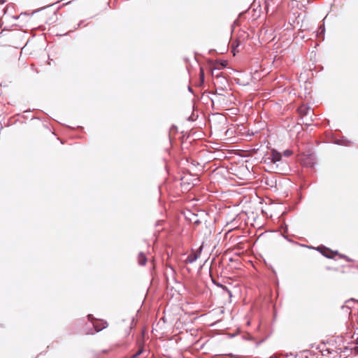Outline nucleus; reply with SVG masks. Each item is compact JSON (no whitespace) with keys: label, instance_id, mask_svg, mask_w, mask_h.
Segmentation results:
<instances>
[{"label":"nucleus","instance_id":"5","mask_svg":"<svg viewBox=\"0 0 358 358\" xmlns=\"http://www.w3.org/2000/svg\"><path fill=\"white\" fill-rule=\"evenodd\" d=\"M317 250L320 251L324 256H325L327 258L333 257L332 255H331V253H332V252L325 247H318Z\"/></svg>","mask_w":358,"mask_h":358},{"label":"nucleus","instance_id":"16","mask_svg":"<svg viewBox=\"0 0 358 358\" xmlns=\"http://www.w3.org/2000/svg\"><path fill=\"white\" fill-rule=\"evenodd\" d=\"M6 0H0V4L3 3Z\"/></svg>","mask_w":358,"mask_h":358},{"label":"nucleus","instance_id":"2","mask_svg":"<svg viewBox=\"0 0 358 358\" xmlns=\"http://www.w3.org/2000/svg\"><path fill=\"white\" fill-rule=\"evenodd\" d=\"M298 111L303 118L307 116H310V121H313L312 116L313 115V111L310 107L301 106L298 108Z\"/></svg>","mask_w":358,"mask_h":358},{"label":"nucleus","instance_id":"10","mask_svg":"<svg viewBox=\"0 0 358 358\" xmlns=\"http://www.w3.org/2000/svg\"><path fill=\"white\" fill-rule=\"evenodd\" d=\"M217 286L222 287L224 291H226L229 294V296H231V291L227 288V287L224 286V285H222L221 284H217Z\"/></svg>","mask_w":358,"mask_h":358},{"label":"nucleus","instance_id":"11","mask_svg":"<svg viewBox=\"0 0 358 358\" xmlns=\"http://www.w3.org/2000/svg\"><path fill=\"white\" fill-rule=\"evenodd\" d=\"M292 154V151L290 150H286L283 152V155L285 157H289Z\"/></svg>","mask_w":358,"mask_h":358},{"label":"nucleus","instance_id":"4","mask_svg":"<svg viewBox=\"0 0 358 358\" xmlns=\"http://www.w3.org/2000/svg\"><path fill=\"white\" fill-rule=\"evenodd\" d=\"M270 155L271 159V160H273V164H276L277 162H280L282 159L281 153L274 149L271 151Z\"/></svg>","mask_w":358,"mask_h":358},{"label":"nucleus","instance_id":"19","mask_svg":"<svg viewBox=\"0 0 358 358\" xmlns=\"http://www.w3.org/2000/svg\"><path fill=\"white\" fill-rule=\"evenodd\" d=\"M87 334H94V332H88Z\"/></svg>","mask_w":358,"mask_h":358},{"label":"nucleus","instance_id":"1","mask_svg":"<svg viewBox=\"0 0 358 358\" xmlns=\"http://www.w3.org/2000/svg\"><path fill=\"white\" fill-rule=\"evenodd\" d=\"M203 247L200 246L199 248L196 250H192L191 254L188 255L187 259H185L186 264H192L195 262L200 257Z\"/></svg>","mask_w":358,"mask_h":358},{"label":"nucleus","instance_id":"8","mask_svg":"<svg viewBox=\"0 0 358 358\" xmlns=\"http://www.w3.org/2000/svg\"><path fill=\"white\" fill-rule=\"evenodd\" d=\"M264 163H266L268 164H273V160L271 159V155L268 154L264 157Z\"/></svg>","mask_w":358,"mask_h":358},{"label":"nucleus","instance_id":"3","mask_svg":"<svg viewBox=\"0 0 358 358\" xmlns=\"http://www.w3.org/2000/svg\"><path fill=\"white\" fill-rule=\"evenodd\" d=\"M108 327V323L104 321H96L93 323L94 331L99 332Z\"/></svg>","mask_w":358,"mask_h":358},{"label":"nucleus","instance_id":"13","mask_svg":"<svg viewBox=\"0 0 358 358\" xmlns=\"http://www.w3.org/2000/svg\"><path fill=\"white\" fill-rule=\"evenodd\" d=\"M320 34H323L324 33V27L321 26L320 27Z\"/></svg>","mask_w":358,"mask_h":358},{"label":"nucleus","instance_id":"15","mask_svg":"<svg viewBox=\"0 0 358 358\" xmlns=\"http://www.w3.org/2000/svg\"><path fill=\"white\" fill-rule=\"evenodd\" d=\"M7 10H8V7H6V8H3V9L1 10V12H2L3 14H6V13Z\"/></svg>","mask_w":358,"mask_h":358},{"label":"nucleus","instance_id":"14","mask_svg":"<svg viewBox=\"0 0 358 358\" xmlns=\"http://www.w3.org/2000/svg\"><path fill=\"white\" fill-rule=\"evenodd\" d=\"M343 141H343V140L339 141L338 142V144H340V145H348L347 143H344V142H343Z\"/></svg>","mask_w":358,"mask_h":358},{"label":"nucleus","instance_id":"6","mask_svg":"<svg viewBox=\"0 0 358 358\" xmlns=\"http://www.w3.org/2000/svg\"><path fill=\"white\" fill-rule=\"evenodd\" d=\"M138 264L141 266L145 265L147 262V257L143 252H140L138 255Z\"/></svg>","mask_w":358,"mask_h":358},{"label":"nucleus","instance_id":"17","mask_svg":"<svg viewBox=\"0 0 358 358\" xmlns=\"http://www.w3.org/2000/svg\"><path fill=\"white\" fill-rule=\"evenodd\" d=\"M220 76H221V73H217L215 76L220 77Z\"/></svg>","mask_w":358,"mask_h":358},{"label":"nucleus","instance_id":"7","mask_svg":"<svg viewBox=\"0 0 358 358\" xmlns=\"http://www.w3.org/2000/svg\"><path fill=\"white\" fill-rule=\"evenodd\" d=\"M143 352V348H140L136 351V352H135L134 354L131 355L129 358H137L140 355L142 354Z\"/></svg>","mask_w":358,"mask_h":358},{"label":"nucleus","instance_id":"9","mask_svg":"<svg viewBox=\"0 0 358 358\" xmlns=\"http://www.w3.org/2000/svg\"><path fill=\"white\" fill-rule=\"evenodd\" d=\"M224 90L223 88H220V89H218V90H216L215 92L213 93L215 95H220V96H223Z\"/></svg>","mask_w":358,"mask_h":358},{"label":"nucleus","instance_id":"18","mask_svg":"<svg viewBox=\"0 0 358 358\" xmlns=\"http://www.w3.org/2000/svg\"><path fill=\"white\" fill-rule=\"evenodd\" d=\"M87 317H88L89 320H91V318H92V315H88Z\"/></svg>","mask_w":358,"mask_h":358},{"label":"nucleus","instance_id":"12","mask_svg":"<svg viewBox=\"0 0 358 358\" xmlns=\"http://www.w3.org/2000/svg\"><path fill=\"white\" fill-rule=\"evenodd\" d=\"M200 76H201V81L203 82V80H204V74H203V71L202 69H201Z\"/></svg>","mask_w":358,"mask_h":358}]
</instances>
